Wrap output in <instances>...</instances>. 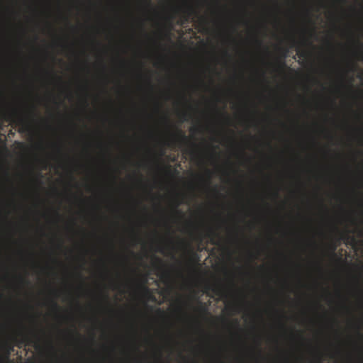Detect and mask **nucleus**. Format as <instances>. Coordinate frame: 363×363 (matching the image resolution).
I'll list each match as a JSON object with an SVG mask.
<instances>
[{
    "label": "nucleus",
    "mask_w": 363,
    "mask_h": 363,
    "mask_svg": "<svg viewBox=\"0 0 363 363\" xmlns=\"http://www.w3.org/2000/svg\"><path fill=\"white\" fill-rule=\"evenodd\" d=\"M51 305L55 310H58L60 308L57 303L55 300L51 301Z\"/></svg>",
    "instance_id": "6ab92c4d"
},
{
    "label": "nucleus",
    "mask_w": 363,
    "mask_h": 363,
    "mask_svg": "<svg viewBox=\"0 0 363 363\" xmlns=\"http://www.w3.org/2000/svg\"><path fill=\"white\" fill-rule=\"evenodd\" d=\"M192 255H193L194 257H196L197 259H199L197 255L196 254L193 253V252H192Z\"/></svg>",
    "instance_id": "72a5a7b5"
},
{
    "label": "nucleus",
    "mask_w": 363,
    "mask_h": 363,
    "mask_svg": "<svg viewBox=\"0 0 363 363\" xmlns=\"http://www.w3.org/2000/svg\"><path fill=\"white\" fill-rule=\"evenodd\" d=\"M257 43L258 45H262V41L257 40Z\"/></svg>",
    "instance_id": "473e14b6"
},
{
    "label": "nucleus",
    "mask_w": 363,
    "mask_h": 363,
    "mask_svg": "<svg viewBox=\"0 0 363 363\" xmlns=\"http://www.w3.org/2000/svg\"><path fill=\"white\" fill-rule=\"evenodd\" d=\"M284 65H285L284 62H281V67H284Z\"/></svg>",
    "instance_id": "c9c22d12"
},
{
    "label": "nucleus",
    "mask_w": 363,
    "mask_h": 363,
    "mask_svg": "<svg viewBox=\"0 0 363 363\" xmlns=\"http://www.w3.org/2000/svg\"><path fill=\"white\" fill-rule=\"evenodd\" d=\"M150 89H151V90H154V86H153V85H152V84H150Z\"/></svg>",
    "instance_id": "f704fd0d"
},
{
    "label": "nucleus",
    "mask_w": 363,
    "mask_h": 363,
    "mask_svg": "<svg viewBox=\"0 0 363 363\" xmlns=\"http://www.w3.org/2000/svg\"><path fill=\"white\" fill-rule=\"evenodd\" d=\"M13 350V347L12 346H9L8 350H6V354H5V359H9V355L11 354V352Z\"/></svg>",
    "instance_id": "a211bd4d"
},
{
    "label": "nucleus",
    "mask_w": 363,
    "mask_h": 363,
    "mask_svg": "<svg viewBox=\"0 0 363 363\" xmlns=\"http://www.w3.org/2000/svg\"><path fill=\"white\" fill-rule=\"evenodd\" d=\"M305 55H306V52H299V55L300 56L303 57V56H305Z\"/></svg>",
    "instance_id": "c85d7f7f"
},
{
    "label": "nucleus",
    "mask_w": 363,
    "mask_h": 363,
    "mask_svg": "<svg viewBox=\"0 0 363 363\" xmlns=\"http://www.w3.org/2000/svg\"><path fill=\"white\" fill-rule=\"evenodd\" d=\"M335 249H336L335 246L333 247V252L335 251Z\"/></svg>",
    "instance_id": "4c0bfd02"
},
{
    "label": "nucleus",
    "mask_w": 363,
    "mask_h": 363,
    "mask_svg": "<svg viewBox=\"0 0 363 363\" xmlns=\"http://www.w3.org/2000/svg\"><path fill=\"white\" fill-rule=\"evenodd\" d=\"M198 130H199L198 128H191V131H192V132H195V131H198Z\"/></svg>",
    "instance_id": "cd10ccee"
},
{
    "label": "nucleus",
    "mask_w": 363,
    "mask_h": 363,
    "mask_svg": "<svg viewBox=\"0 0 363 363\" xmlns=\"http://www.w3.org/2000/svg\"><path fill=\"white\" fill-rule=\"evenodd\" d=\"M151 344L152 345L154 349L153 356L155 358V363H164L162 359L161 347H159V345H157V343H155L153 340H151Z\"/></svg>",
    "instance_id": "9b49d317"
},
{
    "label": "nucleus",
    "mask_w": 363,
    "mask_h": 363,
    "mask_svg": "<svg viewBox=\"0 0 363 363\" xmlns=\"http://www.w3.org/2000/svg\"><path fill=\"white\" fill-rule=\"evenodd\" d=\"M187 116H189L187 112L183 113V117L184 120H187Z\"/></svg>",
    "instance_id": "bb28decb"
},
{
    "label": "nucleus",
    "mask_w": 363,
    "mask_h": 363,
    "mask_svg": "<svg viewBox=\"0 0 363 363\" xmlns=\"http://www.w3.org/2000/svg\"><path fill=\"white\" fill-rule=\"evenodd\" d=\"M56 215H57L58 217L60 216V215H59L58 212H57V211H56Z\"/></svg>",
    "instance_id": "ea45409f"
},
{
    "label": "nucleus",
    "mask_w": 363,
    "mask_h": 363,
    "mask_svg": "<svg viewBox=\"0 0 363 363\" xmlns=\"http://www.w3.org/2000/svg\"><path fill=\"white\" fill-rule=\"evenodd\" d=\"M208 235L212 236L211 240V244H214V245L218 244V242L216 240L214 237L218 236V233H216L215 231V230L211 229L208 232Z\"/></svg>",
    "instance_id": "f3484780"
},
{
    "label": "nucleus",
    "mask_w": 363,
    "mask_h": 363,
    "mask_svg": "<svg viewBox=\"0 0 363 363\" xmlns=\"http://www.w3.org/2000/svg\"><path fill=\"white\" fill-rule=\"evenodd\" d=\"M19 335L21 338H14L16 345L19 348H22L23 345L35 344L36 348L39 346L40 337L37 333H33L32 335H30L27 333H21Z\"/></svg>",
    "instance_id": "423d86ee"
},
{
    "label": "nucleus",
    "mask_w": 363,
    "mask_h": 363,
    "mask_svg": "<svg viewBox=\"0 0 363 363\" xmlns=\"http://www.w3.org/2000/svg\"><path fill=\"white\" fill-rule=\"evenodd\" d=\"M153 221H154L155 224L157 225H159L161 223V220H159V218H154Z\"/></svg>",
    "instance_id": "5701e85b"
},
{
    "label": "nucleus",
    "mask_w": 363,
    "mask_h": 363,
    "mask_svg": "<svg viewBox=\"0 0 363 363\" xmlns=\"http://www.w3.org/2000/svg\"><path fill=\"white\" fill-rule=\"evenodd\" d=\"M132 56H131V77H132V105H131V242L133 247L136 245V32H131Z\"/></svg>",
    "instance_id": "f257e3e1"
},
{
    "label": "nucleus",
    "mask_w": 363,
    "mask_h": 363,
    "mask_svg": "<svg viewBox=\"0 0 363 363\" xmlns=\"http://www.w3.org/2000/svg\"><path fill=\"white\" fill-rule=\"evenodd\" d=\"M296 43H297V42L295 40H293V41H292V46L296 45Z\"/></svg>",
    "instance_id": "7c9ffc66"
},
{
    "label": "nucleus",
    "mask_w": 363,
    "mask_h": 363,
    "mask_svg": "<svg viewBox=\"0 0 363 363\" xmlns=\"http://www.w3.org/2000/svg\"><path fill=\"white\" fill-rule=\"evenodd\" d=\"M131 363H136V303H132L131 308Z\"/></svg>",
    "instance_id": "39448f33"
},
{
    "label": "nucleus",
    "mask_w": 363,
    "mask_h": 363,
    "mask_svg": "<svg viewBox=\"0 0 363 363\" xmlns=\"http://www.w3.org/2000/svg\"><path fill=\"white\" fill-rule=\"evenodd\" d=\"M154 111L157 113H161L160 120L162 121L165 127L167 128V129L169 130V129L172 127L170 123L169 117L167 115V113H162V104L157 99L154 101Z\"/></svg>",
    "instance_id": "6e6552de"
},
{
    "label": "nucleus",
    "mask_w": 363,
    "mask_h": 363,
    "mask_svg": "<svg viewBox=\"0 0 363 363\" xmlns=\"http://www.w3.org/2000/svg\"><path fill=\"white\" fill-rule=\"evenodd\" d=\"M196 13V11L194 9V7L191 6V5H187L186 9L184 11V13L182 16V18H181L180 21L181 25L182 26V24L188 23L191 15H193V13Z\"/></svg>",
    "instance_id": "f8f14e48"
},
{
    "label": "nucleus",
    "mask_w": 363,
    "mask_h": 363,
    "mask_svg": "<svg viewBox=\"0 0 363 363\" xmlns=\"http://www.w3.org/2000/svg\"><path fill=\"white\" fill-rule=\"evenodd\" d=\"M275 196H279V193H278V191H275Z\"/></svg>",
    "instance_id": "e433bc0d"
},
{
    "label": "nucleus",
    "mask_w": 363,
    "mask_h": 363,
    "mask_svg": "<svg viewBox=\"0 0 363 363\" xmlns=\"http://www.w3.org/2000/svg\"><path fill=\"white\" fill-rule=\"evenodd\" d=\"M211 291L218 296H224L225 294L224 287L220 284L214 285L213 287L211 288Z\"/></svg>",
    "instance_id": "2eb2a0df"
},
{
    "label": "nucleus",
    "mask_w": 363,
    "mask_h": 363,
    "mask_svg": "<svg viewBox=\"0 0 363 363\" xmlns=\"http://www.w3.org/2000/svg\"><path fill=\"white\" fill-rule=\"evenodd\" d=\"M9 118H11L12 119V121H16L17 124L21 125V128L19 130L20 132H24V131L28 130V123L25 121V120L21 116H20L18 114L16 111H12L9 114Z\"/></svg>",
    "instance_id": "9d476101"
},
{
    "label": "nucleus",
    "mask_w": 363,
    "mask_h": 363,
    "mask_svg": "<svg viewBox=\"0 0 363 363\" xmlns=\"http://www.w3.org/2000/svg\"><path fill=\"white\" fill-rule=\"evenodd\" d=\"M186 246H187V247H191L190 244H189V243H188V244H186Z\"/></svg>",
    "instance_id": "a19ab883"
},
{
    "label": "nucleus",
    "mask_w": 363,
    "mask_h": 363,
    "mask_svg": "<svg viewBox=\"0 0 363 363\" xmlns=\"http://www.w3.org/2000/svg\"><path fill=\"white\" fill-rule=\"evenodd\" d=\"M104 298H105L106 299H107L108 296H107L106 294V295H104Z\"/></svg>",
    "instance_id": "58836bf2"
},
{
    "label": "nucleus",
    "mask_w": 363,
    "mask_h": 363,
    "mask_svg": "<svg viewBox=\"0 0 363 363\" xmlns=\"http://www.w3.org/2000/svg\"><path fill=\"white\" fill-rule=\"evenodd\" d=\"M178 206H179V203H177V205H175L174 212L176 214H182V212H180V211H178V209H177Z\"/></svg>",
    "instance_id": "4be33fe9"
},
{
    "label": "nucleus",
    "mask_w": 363,
    "mask_h": 363,
    "mask_svg": "<svg viewBox=\"0 0 363 363\" xmlns=\"http://www.w3.org/2000/svg\"><path fill=\"white\" fill-rule=\"evenodd\" d=\"M184 152H186V153H189V154H193L194 150H192L185 149V150H184Z\"/></svg>",
    "instance_id": "a878e982"
},
{
    "label": "nucleus",
    "mask_w": 363,
    "mask_h": 363,
    "mask_svg": "<svg viewBox=\"0 0 363 363\" xmlns=\"http://www.w3.org/2000/svg\"><path fill=\"white\" fill-rule=\"evenodd\" d=\"M195 311L199 312L200 314H208V307L207 304L206 303L201 302V301H199L198 305L195 308Z\"/></svg>",
    "instance_id": "4468645a"
},
{
    "label": "nucleus",
    "mask_w": 363,
    "mask_h": 363,
    "mask_svg": "<svg viewBox=\"0 0 363 363\" xmlns=\"http://www.w3.org/2000/svg\"><path fill=\"white\" fill-rule=\"evenodd\" d=\"M150 138L157 142L160 146V157H163L165 154V146L171 147H184L189 143V139L185 135L184 132L179 128L176 129L174 133L170 134L169 139H162L158 132L152 130L150 132Z\"/></svg>",
    "instance_id": "f03ea898"
},
{
    "label": "nucleus",
    "mask_w": 363,
    "mask_h": 363,
    "mask_svg": "<svg viewBox=\"0 0 363 363\" xmlns=\"http://www.w3.org/2000/svg\"><path fill=\"white\" fill-rule=\"evenodd\" d=\"M165 61V57L164 55H161V54H158L157 55V60H155L153 63V66L160 68L163 66Z\"/></svg>",
    "instance_id": "dca6fc26"
},
{
    "label": "nucleus",
    "mask_w": 363,
    "mask_h": 363,
    "mask_svg": "<svg viewBox=\"0 0 363 363\" xmlns=\"http://www.w3.org/2000/svg\"><path fill=\"white\" fill-rule=\"evenodd\" d=\"M148 299H150V301H154L155 303H157V299L156 298V296H154L153 294H149L148 295Z\"/></svg>",
    "instance_id": "aec40b11"
},
{
    "label": "nucleus",
    "mask_w": 363,
    "mask_h": 363,
    "mask_svg": "<svg viewBox=\"0 0 363 363\" xmlns=\"http://www.w3.org/2000/svg\"><path fill=\"white\" fill-rule=\"evenodd\" d=\"M142 257L140 250L138 251V363H141V354H140V318L141 315V311L140 308V267Z\"/></svg>",
    "instance_id": "7ed1b4c3"
},
{
    "label": "nucleus",
    "mask_w": 363,
    "mask_h": 363,
    "mask_svg": "<svg viewBox=\"0 0 363 363\" xmlns=\"http://www.w3.org/2000/svg\"><path fill=\"white\" fill-rule=\"evenodd\" d=\"M154 242L155 243V251L164 252V246L162 245V239L160 237L157 230H155L153 232Z\"/></svg>",
    "instance_id": "ddd939ff"
},
{
    "label": "nucleus",
    "mask_w": 363,
    "mask_h": 363,
    "mask_svg": "<svg viewBox=\"0 0 363 363\" xmlns=\"http://www.w3.org/2000/svg\"><path fill=\"white\" fill-rule=\"evenodd\" d=\"M155 167L157 169H163L162 167L160 165V164L158 162V160H157L155 162Z\"/></svg>",
    "instance_id": "412c9836"
},
{
    "label": "nucleus",
    "mask_w": 363,
    "mask_h": 363,
    "mask_svg": "<svg viewBox=\"0 0 363 363\" xmlns=\"http://www.w3.org/2000/svg\"><path fill=\"white\" fill-rule=\"evenodd\" d=\"M162 199V196L160 194H153L152 196V199L153 202V207L155 212L160 214L162 218V221L165 226H167L168 231L170 232L171 227L167 220V212L164 208L161 205L160 199Z\"/></svg>",
    "instance_id": "0eeeda50"
},
{
    "label": "nucleus",
    "mask_w": 363,
    "mask_h": 363,
    "mask_svg": "<svg viewBox=\"0 0 363 363\" xmlns=\"http://www.w3.org/2000/svg\"><path fill=\"white\" fill-rule=\"evenodd\" d=\"M150 265L154 270L157 272V275L160 277V279L163 281L169 280V272L164 269L163 259L157 257L156 255H153L150 258Z\"/></svg>",
    "instance_id": "20e7f679"
},
{
    "label": "nucleus",
    "mask_w": 363,
    "mask_h": 363,
    "mask_svg": "<svg viewBox=\"0 0 363 363\" xmlns=\"http://www.w3.org/2000/svg\"><path fill=\"white\" fill-rule=\"evenodd\" d=\"M147 13L153 22L159 24V19L161 18V13L158 8L153 5L151 0H147Z\"/></svg>",
    "instance_id": "1a4fd4ad"
},
{
    "label": "nucleus",
    "mask_w": 363,
    "mask_h": 363,
    "mask_svg": "<svg viewBox=\"0 0 363 363\" xmlns=\"http://www.w3.org/2000/svg\"><path fill=\"white\" fill-rule=\"evenodd\" d=\"M237 308H238V306H232V309H233V311H237Z\"/></svg>",
    "instance_id": "c756f323"
},
{
    "label": "nucleus",
    "mask_w": 363,
    "mask_h": 363,
    "mask_svg": "<svg viewBox=\"0 0 363 363\" xmlns=\"http://www.w3.org/2000/svg\"><path fill=\"white\" fill-rule=\"evenodd\" d=\"M234 323H235V325H238L239 322H238V320H237V319H235V320H234Z\"/></svg>",
    "instance_id": "2f4dec72"
},
{
    "label": "nucleus",
    "mask_w": 363,
    "mask_h": 363,
    "mask_svg": "<svg viewBox=\"0 0 363 363\" xmlns=\"http://www.w3.org/2000/svg\"><path fill=\"white\" fill-rule=\"evenodd\" d=\"M157 312L159 313L160 315L164 316V311L160 309V308L157 310Z\"/></svg>",
    "instance_id": "393cba45"
},
{
    "label": "nucleus",
    "mask_w": 363,
    "mask_h": 363,
    "mask_svg": "<svg viewBox=\"0 0 363 363\" xmlns=\"http://www.w3.org/2000/svg\"><path fill=\"white\" fill-rule=\"evenodd\" d=\"M20 280L22 283L28 284V281L24 277H21Z\"/></svg>",
    "instance_id": "b1692460"
},
{
    "label": "nucleus",
    "mask_w": 363,
    "mask_h": 363,
    "mask_svg": "<svg viewBox=\"0 0 363 363\" xmlns=\"http://www.w3.org/2000/svg\"><path fill=\"white\" fill-rule=\"evenodd\" d=\"M318 363H321L320 362H319Z\"/></svg>",
    "instance_id": "79ce46f5"
}]
</instances>
